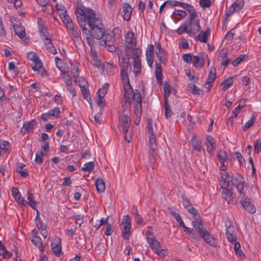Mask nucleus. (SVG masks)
Masks as SVG:
<instances>
[{
	"label": "nucleus",
	"mask_w": 261,
	"mask_h": 261,
	"mask_svg": "<svg viewBox=\"0 0 261 261\" xmlns=\"http://www.w3.org/2000/svg\"><path fill=\"white\" fill-rule=\"evenodd\" d=\"M87 13L86 18L88 20V25L92 32L93 38L97 40L101 39L105 34V28L102 23L101 18L96 16L94 10L89 7L85 9Z\"/></svg>",
	"instance_id": "nucleus-1"
},
{
	"label": "nucleus",
	"mask_w": 261,
	"mask_h": 261,
	"mask_svg": "<svg viewBox=\"0 0 261 261\" xmlns=\"http://www.w3.org/2000/svg\"><path fill=\"white\" fill-rule=\"evenodd\" d=\"M85 9L86 7L83 5L81 1L80 3L78 2V6L75 10V13L78 24L82 30L84 38L87 40L89 46L94 45L95 41L91 29L88 30L86 28V24L88 25V20L86 18L87 15L85 10Z\"/></svg>",
	"instance_id": "nucleus-2"
},
{
	"label": "nucleus",
	"mask_w": 261,
	"mask_h": 261,
	"mask_svg": "<svg viewBox=\"0 0 261 261\" xmlns=\"http://www.w3.org/2000/svg\"><path fill=\"white\" fill-rule=\"evenodd\" d=\"M124 56H119V66L120 68V78L125 91V95L129 94V92L132 89L129 80L128 76V72L132 71V67L128 62V60Z\"/></svg>",
	"instance_id": "nucleus-3"
},
{
	"label": "nucleus",
	"mask_w": 261,
	"mask_h": 261,
	"mask_svg": "<svg viewBox=\"0 0 261 261\" xmlns=\"http://www.w3.org/2000/svg\"><path fill=\"white\" fill-rule=\"evenodd\" d=\"M125 51L127 56H132L133 54L137 55L142 53L141 49L137 47L136 39L134 33L129 31L127 33L125 37Z\"/></svg>",
	"instance_id": "nucleus-4"
},
{
	"label": "nucleus",
	"mask_w": 261,
	"mask_h": 261,
	"mask_svg": "<svg viewBox=\"0 0 261 261\" xmlns=\"http://www.w3.org/2000/svg\"><path fill=\"white\" fill-rule=\"evenodd\" d=\"M27 58L28 60L33 62L31 65L33 70L38 71L42 76H45L47 75V72L43 68L42 64L36 53L30 51L27 55Z\"/></svg>",
	"instance_id": "nucleus-5"
},
{
	"label": "nucleus",
	"mask_w": 261,
	"mask_h": 261,
	"mask_svg": "<svg viewBox=\"0 0 261 261\" xmlns=\"http://www.w3.org/2000/svg\"><path fill=\"white\" fill-rule=\"evenodd\" d=\"M132 220L128 215H124L122 218V221L120 225L121 234L125 240H128L132 233L131 232Z\"/></svg>",
	"instance_id": "nucleus-6"
},
{
	"label": "nucleus",
	"mask_w": 261,
	"mask_h": 261,
	"mask_svg": "<svg viewBox=\"0 0 261 261\" xmlns=\"http://www.w3.org/2000/svg\"><path fill=\"white\" fill-rule=\"evenodd\" d=\"M196 18H188L185 22L187 27L188 31L187 34L190 35H195L197 32H200L201 27L200 25V20L196 19Z\"/></svg>",
	"instance_id": "nucleus-7"
},
{
	"label": "nucleus",
	"mask_w": 261,
	"mask_h": 261,
	"mask_svg": "<svg viewBox=\"0 0 261 261\" xmlns=\"http://www.w3.org/2000/svg\"><path fill=\"white\" fill-rule=\"evenodd\" d=\"M105 38L101 41L100 44L104 45L110 52L115 51L118 47L115 38L110 34H106Z\"/></svg>",
	"instance_id": "nucleus-8"
},
{
	"label": "nucleus",
	"mask_w": 261,
	"mask_h": 261,
	"mask_svg": "<svg viewBox=\"0 0 261 261\" xmlns=\"http://www.w3.org/2000/svg\"><path fill=\"white\" fill-rule=\"evenodd\" d=\"M198 237V241L200 238L202 239L206 244H208L212 246H216V239L206 230V227L203 229V230H201L196 233Z\"/></svg>",
	"instance_id": "nucleus-9"
},
{
	"label": "nucleus",
	"mask_w": 261,
	"mask_h": 261,
	"mask_svg": "<svg viewBox=\"0 0 261 261\" xmlns=\"http://www.w3.org/2000/svg\"><path fill=\"white\" fill-rule=\"evenodd\" d=\"M220 191L221 193L222 197L224 199L228 204H235L237 202L236 195L233 192L227 187H221Z\"/></svg>",
	"instance_id": "nucleus-10"
},
{
	"label": "nucleus",
	"mask_w": 261,
	"mask_h": 261,
	"mask_svg": "<svg viewBox=\"0 0 261 261\" xmlns=\"http://www.w3.org/2000/svg\"><path fill=\"white\" fill-rule=\"evenodd\" d=\"M142 53L137 55L133 54L132 56H127L128 58H133V73L135 76H137L141 73V64L139 58Z\"/></svg>",
	"instance_id": "nucleus-11"
},
{
	"label": "nucleus",
	"mask_w": 261,
	"mask_h": 261,
	"mask_svg": "<svg viewBox=\"0 0 261 261\" xmlns=\"http://www.w3.org/2000/svg\"><path fill=\"white\" fill-rule=\"evenodd\" d=\"M147 130L149 134L150 146L153 151L155 149H157V144L156 143V137L153 133L152 123L151 122H148Z\"/></svg>",
	"instance_id": "nucleus-12"
},
{
	"label": "nucleus",
	"mask_w": 261,
	"mask_h": 261,
	"mask_svg": "<svg viewBox=\"0 0 261 261\" xmlns=\"http://www.w3.org/2000/svg\"><path fill=\"white\" fill-rule=\"evenodd\" d=\"M120 124L122 127L123 134L128 133V128L130 126L131 119L129 116L126 114L123 115L119 119Z\"/></svg>",
	"instance_id": "nucleus-13"
},
{
	"label": "nucleus",
	"mask_w": 261,
	"mask_h": 261,
	"mask_svg": "<svg viewBox=\"0 0 261 261\" xmlns=\"http://www.w3.org/2000/svg\"><path fill=\"white\" fill-rule=\"evenodd\" d=\"M37 3L42 7V11L44 13L50 14L54 12V8L50 4L49 0H36Z\"/></svg>",
	"instance_id": "nucleus-14"
},
{
	"label": "nucleus",
	"mask_w": 261,
	"mask_h": 261,
	"mask_svg": "<svg viewBox=\"0 0 261 261\" xmlns=\"http://www.w3.org/2000/svg\"><path fill=\"white\" fill-rule=\"evenodd\" d=\"M154 46L151 44L148 46L146 50V58L147 64L151 68L152 67L154 61Z\"/></svg>",
	"instance_id": "nucleus-15"
},
{
	"label": "nucleus",
	"mask_w": 261,
	"mask_h": 261,
	"mask_svg": "<svg viewBox=\"0 0 261 261\" xmlns=\"http://www.w3.org/2000/svg\"><path fill=\"white\" fill-rule=\"evenodd\" d=\"M129 95H125V93L124 92V95L127 98V101L130 100L131 97L135 101L134 103H141L142 104V98L141 95L138 89H135L133 91V89L130 90V91L129 92Z\"/></svg>",
	"instance_id": "nucleus-16"
},
{
	"label": "nucleus",
	"mask_w": 261,
	"mask_h": 261,
	"mask_svg": "<svg viewBox=\"0 0 261 261\" xmlns=\"http://www.w3.org/2000/svg\"><path fill=\"white\" fill-rule=\"evenodd\" d=\"M32 237L31 239V241L32 243L35 245L36 246L38 247L40 251L43 250V247H42V241L41 239L38 236V232L37 230H33L32 231Z\"/></svg>",
	"instance_id": "nucleus-17"
},
{
	"label": "nucleus",
	"mask_w": 261,
	"mask_h": 261,
	"mask_svg": "<svg viewBox=\"0 0 261 261\" xmlns=\"http://www.w3.org/2000/svg\"><path fill=\"white\" fill-rule=\"evenodd\" d=\"M155 45L157 57L159 58L160 62L162 64L165 65L167 63V61L166 59L164 58L165 50L162 48L160 43H155Z\"/></svg>",
	"instance_id": "nucleus-18"
},
{
	"label": "nucleus",
	"mask_w": 261,
	"mask_h": 261,
	"mask_svg": "<svg viewBox=\"0 0 261 261\" xmlns=\"http://www.w3.org/2000/svg\"><path fill=\"white\" fill-rule=\"evenodd\" d=\"M206 145L207 151L210 154H213L216 149V143L214 138L212 136L210 135L206 136Z\"/></svg>",
	"instance_id": "nucleus-19"
},
{
	"label": "nucleus",
	"mask_w": 261,
	"mask_h": 261,
	"mask_svg": "<svg viewBox=\"0 0 261 261\" xmlns=\"http://www.w3.org/2000/svg\"><path fill=\"white\" fill-rule=\"evenodd\" d=\"M242 206L249 213L254 214L256 211V208L252 203L251 200L246 198L243 201H241Z\"/></svg>",
	"instance_id": "nucleus-20"
},
{
	"label": "nucleus",
	"mask_w": 261,
	"mask_h": 261,
	"mask_svg": "<svg viewBox=\"0 0 261 261\" xmlns=\"http://www.w3.org/2000/svg\"><path fill=\"white\" fill-rule=\"evenodd\" d=\"M133 8L127 3H124L123 6L122 16L124 20L129 21L131 14L132 13Z\"/></svg>",
	"instance_id": "nucleus-21"
},
{
	"label": "nucleus",
	"mask_w": 261,
	"mask_h": 261,
	"mask_svg": "<svg viewBox=\"0 0 261 261\" xmlns=\"http://www.w3.org/2000/svg\"><path fill=\"white\" fill-rule=\"evenodd\" d=\"M55 241H56L57 243L51 244V250L57 256H60L61 254L62 253V247L61 244V239L59 237H57L55 239Z\"/></svg>",
	"instance_id": "nucleus-22"
},
{
	"label": "nucleus",
	"mask_w": 261,
	"mask_h": 261,
	"mask_svg": "<svg viewBox=\"0 0 261 261\" xmlns=\"http://www.w3.org/2000/svg\"><path fill=\"white\" fill-rule=\"evenodd\" d=\"M36 125H37V122L35 120H32L31 121L25 122L21 129V133L23 134H27L29 133L30 130L33 129Z\"/></svg>",
	"instance_id": "nucleus-23"
},
{
	"label": "nucleus",
	"mask_w": 261,
	"mask_h": 261,
	"mask_svg": "<svg viewBox=\"0 0 261 261\" xmlns=\"http://www.w3.org/2000/svg\"><path fill=\"white\" fill-rule=\"evenodd\" d=\"M14 32L19 38L23 39L25 37V32L24 28L19 24H15L13 25Z\"/></svg>",
	"instance_id": "nucleus-24"
},
{
	"label": "nucleus",
	"mask_w": 261,
	"mask_h": 261,
	"mask_svg": "<svg viewBox=\"0 0 261 261\" xmlns=\"http://www.w3.org/2000/svg\"><path fill=\"white\" fill-rule=\"evenodd\" d=\"M226 235L228 241L232 244H233V242H237V237L234 228L226 229Z\"/></svg>",
	"instance_id": "nucleus-25"
},
{
	"label": "nucleus",
	"mask_w": 261,
	"mask_h": 261,
	"mask_svg": "<svg viewBox=\"0 0 261 261\" xmlns=\"http://www.w3.org/2000/svg\"><path fill=\"white\" fill-rule=\"evenodd\" d=\"M210 33L211 29L210 28H207L205 32H201V33L196 36V39L198 40L200 42L207 43L208 41V37Z\"/></svg>",
	"instance_id": "nucleus-26"
},
{
	"label": "nucleus",
	"mask_w": 261,
	"mask_h": 261,
	"mask_svg": "<svg viewBox=\"0 0 261 261\" xmlns=\"http://www.w3.org/2000/svg\"><path fill=\"white\" fill-rule=\"evenodd\" d=\"M205 60L202 58V55L199 54L197 56H194L193 57V64L197 68H202L204 65Z\"/></svg>",
	"instance_id": "nucleus-27"
},
{
	"label": "nucleus",
	"mask_w": 261,
	"mask_h": 261,
	"mask_svg": "<svg viewBox=\"0 0 261 261\" xmlns=\"http://www.w3.org/2000/svg\"><path fill=\"white\" fill-rule=\"evenodd\" d=\"M90 46V52L92 58L93 60L95 61V63L94 65L98 68L100 64V60L98 56L97 53L95 49L94 45Z\"/></svg>",
	"instance_id": "nucleus-28"
},
{
	"label": "nucleus",
	"mask_w": 261,
	"mask_h": 261,
	"mask_svg": "<svg viewBox=\"0 0 261 261\" xmlns=\"http://www.w3.org/2000/svg\"><path fill=\"white\" fill-rule=\"evenodd\" d=\"M27 200L25 202V205L26 204L29 205L33 209L36 210L37 206V202L34 200V196L33 194L31 193L30 192L27 193Z\"/></svg>",
	"instance_id": "nucleus-29"
},
{
	"label": "nucleus",
	"mask_w": 261,
	"mask_h": 261,
	"mask_svg": "<svg viewBox=\"0 0 261 261\" xmlns=\"http://www.w3.org/2000/svg\"><path fill=\"white\" fill-rule=\"evenodd\" d=\"M244 5V0H237L230 7L231 12H234L241 10Z\"/></svg>",
	"instance_id": "nucleus-30"
},
{
	"label": "nucleus",
	"mask_w": 261,
	"mask_h": 261,
	"mask_svg": "<svg viewBox=\"0 0 261 261\" xmlns=\"http://www.w3.org/2000/svg\"><path fill=\"white\" fill-rule=\"evenodd\" d=\"M96 190L99 193H103L106 189L105 182L101 177H98L95 183Z\"/></svg>",
	"instance_id": "nucleus-31"
},
{
	"label": "nucleus",
	"mask_w": 261,
	"mask_h": 261,
	"mask_svg": "<svg viewBox=\"0 0 261 261\" xmlns=\"http://www.w3.org/2000/svg\"><path fill=\"white\" fill-rule=\"evenodd\" d=\"M183 8L190 14L188 18H196L197 13H196L194 7L188 3H185Z\"/></svg>",
	"instance_id": "nucleus-32"
},
{
	"label": "nucleus",
	"mask_w": 261,
	"mask_h": 261,
	"mask_svg": "<svg viewBox=\"0 0 261 261\" xmlns=\"http://www.w3.org/2000/svg\"><path fill=\"white\" fill-rule=\"evenodd\" d=\"M244 180H245L244 178L241 174L236 173L231 176L230 185L236 186L240 182H243Z\"/></svg>",
	"instance_id": "nucleus-33"
},
{
	"label": "nucleus",
	"mask_w": 261,
	"mask_h": 261,
	"mask_svg": "<svg viewBox=\"0 0 261 261\" xmlns=\"http://www.w3.org/2000/svg\"><path fill=\"white\" fill-rule=\"evenodd\" d=\"M237 188L238 192L243 198L245 196V193L247 189V185L245 180L235 186Z\"/></svg>",
	"instance_id": "nucleus-34"
},
{
	"label": "nucleus",
	"mask_w": 261,
	"mask_h": 261,
	"mask_svg": "<svg viewBox=\"0 0 261 261\" xmlns=\"http://www.w3.org/2000/svg\"><path fill=\"white\" fill-rule=\"evenodd\" d=\"M25 166L23 164L18 163L17 165L16 170L17 172L20 174V176L23 177H26L28 176L29 173L27 169L23 167Z\"/></svg>",
	"instance_id": "nucleus-35"
},
{
	"label": "nucleus",
	"mask_w": 261,
	"mask_h": 261,
	"mask_svg": "<svg viewBox=\"0 0 261 261\" xmlns=\"http://www.w3.org/2000/svg\"><path fill=\"white\" fill-rule=\"evenodd\" d=\"M147 241V243L149 244L150 247L154 251H155L156 250L158 249V248H161V245L159 242L153 238H148Z\"/></svg>",
	"instance_id": "nucleus-36"
},
{
	"label": "nucleus",
	"mask_w": 261,
	"mask_h": 261,
	"mask_svg": "<svg viewBox=\"0 0 261 261\" xmlns=\"http://www.w3.org/2000/svg\"><path fill=\"white\" fill-rule=\"evenodd\" d=\"M231 176H230L227 172H224L221 175V181L222 182L223 185L226 187L230 185L231 181Z\"/></svg>",
	"instance_id": "nucleus-37"
},
{
	"label": "nucleus",
	"mask_w": 261,
	"mask_h": 261,
	"mask_svg": "<svg viewBox=\"0 0 261 261\" xmlns=\"http://www.w3.org/2000/svg\"><path fill=\"white\" fill-rule=\"evenodd\" d=\"M192 145L193 149L197 151H200L202 148V141L200 139H196L193 137L191 140Z\"/></svg>",
	"instance_id": "nucleus-38"
},
{
	"label": "nucleus",
	"mask_w": 261,
	"mask_h": 261,
	"mask_svg": "<svg viewBox=\"0 0 261 261\" xmlns=\"http://www.w3.org/2000/svg\"><path fill=\"white\" fill-rule=\"evenodd\" d=\"M36 211H37V216L35 218L36 225L40 231H44V230L46 229V226L41 221V218L39 217V214L38 211L36 210Z\"/></svg>",
	"instance_id": "nucleus-39"
},
{
	"label": "nucleus",
	"mask_w": 261,
	"mask_h": 261,
	"mask_svg": "<svg viewBox=\"0 0 261 261\" xmlns=\"http://www.w3.org/2000/svg\"><path fill=\"white\" fill-rule=\"evenodd\" d=\"M192 225L194 228V231H196V233L200 231L201 230H203L205 227L203 226L202 223L201 219L200 220H195L192 221Z\"/></svg>",
	"instance_id": "nucleus-40"
},
{
	"label": "nucleus",
	"mask_w": 261,
	"mask_h": 261,
	"mask_svg": "<svg viewBox=\"0 0 261 261\" xmlns=\"http://www.w3.org/2000/svg\"><path fill=\"white\" fill-rule=\"evenodd\" d=\"M176 12H174V18L176 21H179L182 19L185 18L187 16V13L185 10H176Z\"/></svg>",
	"instance_id": "nucleus-41"
},
{
	"label": "nucleus",
	"mask_w": 261,
	"mask_h": 261,
	"mask_svg": "<svg viewBox=\"0 0 261 261\" xmlns=\"http://www.w3.org/2000/svg\"><path fill=\"white\" fill-rule=\"evenodd\" d=\"M188 212L193 215V218L195 220H200L201 217L198 211L192 205L187 209Z\"/></svg>",
	"instance_id": "nucleus-42"
},
{
	"label": "nucleus",
	"mask_w": 261,
	"mask_h": 261,
	"mask_svg": "<svg viewBox=\"0 0 261 261\" xmlns=\"http://www.w3.org/2000/svg\"><path fill=\"white\" fill-rule=\"evenodd\" d=\"M162 68L160 64L156 62L155 64V77L158 82H161L162 79Z\"/></svg>",
	"instance_id": "nucleus-43"
},
{
	"label": "nucleus",
	"mask_w": 261,
	"mask_h": 261,
	"mask_svg": "<svg viewBox=\"0 0 261 261\" xmlns=\"http://www.w3.org/2000/svg\"><path fill=\"white\" fill-rule=\"evenodd\" d=\"M233 80L232 77H230L224 81H223L221 84L220 86L223 85L222 90L223 91L227 90L233 84Z\"/></svg>",
	"instance_id": "nucleus-44"
},
{
	"label": "nucleus",
	"mask_w": 261,
	"mask_h": 261,
	"mask_svg": "<svg viewBox=\"0 0 261 261\" xmlns=\"http://www.w3.org/2000/svg\"><path fill=\"white\" fill-rule=\"evenodd\" d=\"M217 158L219 162H222V163L225 162L228 159L227 152L222 150H219L217 154Z\"/></svg>",
	"instance_id": "nucleus-45"
},
{
	"label": "nucleus",
	"mask_w": 261,
	"mask_h": 261,
	"mask_svg": "<svg viewBox=\"0 0 261 261\" xmlns=\"http://www.w3.org/2000/svg\"><path fill=\"white\" fill-rule=\"evenodd\" d=\"M56 11L60 17L67 13L65 7L61 4L57 3L56 5Z\"/></svg>",
	"instance_id": "nucleus-46"
},
{
	"label": "nucleus",
	"mask_w": 261,
	"mask_h": 261,
	"mask_svg": "<svg viewBox=\"0 0 261 261\" xmlns=\"http://www.w3.org/2000/svg\"><path fill=\"white\" fill-rule=\"evenodd\" d=\"M188 91L190 93L195 95H200L201 91L199 87L193 84H189Z\"/></svg>",
	"instance_id": "nucleus-47"
},
{
	"label": "nucleus",
	"mask_w": 261,
	"mask_h": 261,
	"mask_svg": "<svg viewBox=\"0 0 261 261\" xmlns=\"http://www.w3.org/2000/svg\"><path fill=\"white\" fill-rule=\"evenodd\" d=\"M182 228H184V231L188 233L193 239L198 240V237L196 234V232L194 231L193 228H188L186 225L185 226V227H183Z\"/></svg>",
	"instance_id": "nucleus-48"
},
{
	"label": "nucleus",
	"mask_w": 261,
	"mask_h": 261,
	"mask_svg": "<svg viewBox=\"0 0 261 261\" xmlns=\"http://www.w3.org/2000/svg\"><path fill=\"white\" fill-rule=\"evenodd\" d=\"M95 164L93 162H89L84 164L82 170L84 171L90 172L94 168Z\"/></svg>",
	"instance_id": "nucleus-49"
},
{
	"label": "nucleus",
	"mask_w": 261,
	"mask_h": 261,
	"mask_svg": "<svg viewBox=\"0 0 261 261\" xmlns=\"http://www.w3.org/2000/svg\"><path fill=\"white\" fill-rule=\"evenodd\" d=\"M134 113L136 117H140L142 114V104L141 103H134Z\"/></svg>",
	"instance_id": "nucleus-50"
},
{
	"label": "nucleus",
	"mask_w": 261,
	"mask_h": 261,
	"mask_svg": "<svg viewBox=\"0 0 261 261\" xmlns=\"http://www.w3.org/2000/svg\"><path fill=\"white\" fill-rule=\"evenodd\" d=\"M247 57V55H241L236 59H235L232 62V65L234 67L237 66L239 65L245 58Z\"/></svg>",
	"instance_id": "nucleus-51"
},
{
	"label": "nucleus",
	"mask_w": 261,
	"mask_h": 261,
	"mask_svg": "<svg viewBox=\"0 0 261 261\" xmlns=\"http://www.w3.org/2000/svg\"><path fill=\"white\" fill-rule=\"evenodd\" d=\"M81 92L83 98L87 101L91 100V95L89 90V87L84 88H81Z\"/></svg>",
	"instance_id": "nucleus-52"
},
{
	"label": "nucleus",
	"mask_w": 261,
	"mask_h": 261,
	"mask_svg": "<svg viewBox=\"0 0 261 261\" xmlns=\"http://www.w3.org/2000/svg\"><path fill=\"white\" fill-rule=\"evenodd\" d=\"M233 244H234V249L236 254L240 257L242 256H244V254L241 249V244H240V243L235 242H233Z\"/></svg>",
	"instance_id": "nucleus-53"
},
{
	"label": "nucleus",
	"mask_w": 261,
	"mask_h": 261,
	"mask_svg": "<svg viewBox=\"0 0 261 261\" xmlns=\"http://www.w3.org/2000/svg\"><path fill=\"white\" fill-rule=\"evenodd\" d=\"M43 155V151L40 150V151H38L35 155V162L39 165H40L42 162V157Z\"/></svg>",
	"instance_id": "nucleus-54"
},
{
	"label": "nucleus",
	"mask_w": 261,
	"mask_h": 261,
	"mask_svg": "<svg viewBox=\"0 0 261 261\" xmlns=\"http://www.w3.org/2000/svg\"><path fill=\"white\" fill-rule=\"evenodd\" d=\"M106 224V228L105 231V234L107 236H111L113 233V223H110L107 221Z\"/></svg>",
	"instance_id": "nucleus-55"
},
{
	"label": "nucleus",
	"mask_w": 261,
	"mask_h": 261,
	"mask_svg": "<svg viewBox=\"0 0 261 261\" xmlns=\"http://www.w3.org/2000/svg\"><path fill=\"white\" fill-rule=\"evenodd\" d=\"M168 210L170 214L175 219L177 222L182 219V218L180 214L175 212L171 208H168Z\"/></svg>",
	"instance_id": "nucleus-56"
},
{
	"label": "nucleus",
	"mask_w": 261,
	"mask_h": 261,
	"mask_svg": "<svg viewBox=\"0 0 261 261\" xmlns=\"http://www.w3.org/2000/svg\"><path fill=\"white\" fill-rule=\"evenodd\" d=\"M0 148L6 151H10V145L8 141H3L1 142Z\"/></svg>",
	"instance_id": "nucleus-57"
},
{
	"label": "nucleus",
	"mask_w": 261,
	"mask_h": 261,
	"mask_svg": "<svg viewBox=\"0 0 261 261\" xmlns=\"http://www.w3.org/2000/svg\"><path fill=\"white\" fill-rule=\"evenodd\" d=\"M163 88L165 97H169L171 93L170 85L167 82H165L163 84Z\"/></svg>",
	"instance_id": "nucleus-58"
},
{
	"label": "nucleus",
	"mask_w": 261,
	"mask_h": 261,
	"mask_svg": "<svg viewBox=\"0 0 261 261\" xmlns=\"http://www.w3.org/2000/svg\"><path fill=\"white\" fill-rule=\"evenodd\" d=\"M181 199L182 205L187 210L192 205L190 200L186 197V196L182 195L181 196Z\"/></svg>",
	"instance_id": "nucleus-59"
},
{
	"label": "nucleus",
	"mask_w": 261,
	"mask_h": 261,
	"mask_svg": "<svg viewBox=\"0 0 261 261\" xmlns=\"http://www.w3.org/2000/svg\"><path fill=\"white\" fill-rule=\"evenodd\" d=\"M255 119V117L253 116H252L250 119L246 122L244 127V130L245 131L251 127L253 125Z\"/></svg>",
	"instance_id": "nucleus-60"
},
{
	"label": "nucleus",
	"mask_w": 261,
	"mask_h": 261,
	"mask_svg": "<svg viewBox=\"0 0 261 261\" xmlns=\"http://www.w3.org/2000/svg\"><path fill=\"white\" fill-rule=\"evenodd\" d=\"M63 24L66 25L67 24L72 21L71 17L68 15L67 13L60 17Z\"/></svg>",
	"instance_id": "nucleus-61"
},
{
	"label": "nucleus",
	"mask_w": 261,
	"mask_h": 261,
	"mask_svg": "<svg viewBox=\"0 0 261 261\" xmlns=\"http://www.w3.org/2000/svg\"><path fill=\"white\" fill-rule=\"evenodd\" d=\"M14 198L19 205H25V200H24V198L21 196L20 193H18L16 195H15Z\"/></svg>",
	"instance_id": "nucleus-62"
},
{
	"label": "nucleus",
	"mask_w": 261,
	"mask_h": 261,
	"mask_svg": "<svg viewBox=\"0 0 261 261\" xmlns=\"http://www.w3.org/2000/svg\"><path fill=\"white\" fill-rule=\"evenodd\" d=\"M70 73L73 77H77L79 75V68L77 65H74L70 70Z\"/></svg>",
	"instance_id": "nucleus-63"
},
{
	"label": "nucleus",
	"mask_w": 261,
	"mask_h": 261,
	"mask_svg": "<svg viewBox=\"0 0 261 261\" xmlns=\"http://www.w3.org/2000/svg\"><path fill=\"white\" fill-rule=\"evenodd\" d=\"M78 82L80 88H84L85 87L87 88V87H89L88 82L83 77L79 78Z\"/></svg>",
	"instance_id": "nucleus-64"
}]
</instances>
